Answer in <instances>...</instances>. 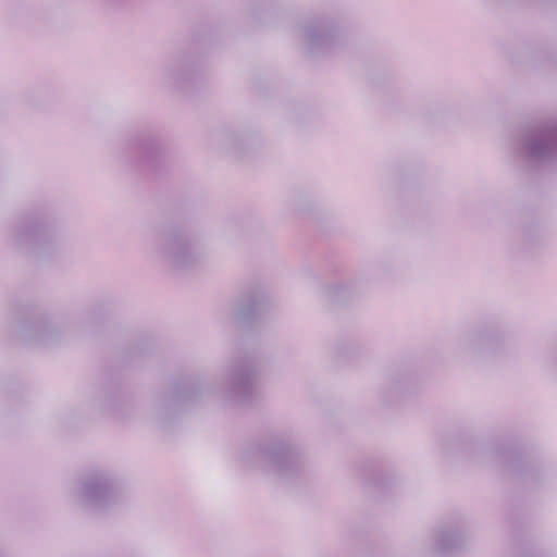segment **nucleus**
Returning <instances> with one entry per match:
<instances>
[{"label": "nucleus", "mask_w": 557, "mask_h": 557, "mask_svg": "<svg viewBox=\"0 0 557 557\" xmlns=\"http://www.w3.org/2000/svg\"><path fill=\"white\" fill-rule=\"evenodd\" d=\"M460 544V541L457 536L450 534V533H444L438 536L436 540V548L441 553H447L456 547H458Z\"/></svg>", "instance_id": "f257e3e1"}]
</instances>
